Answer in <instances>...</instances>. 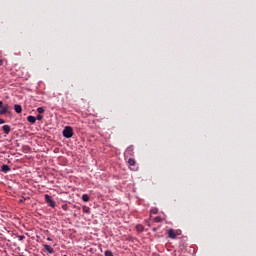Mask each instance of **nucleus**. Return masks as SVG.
Instances as JSON below:
<instances>
[{
  "label": "nucleus",
  "mask_w": 256,
  "mask_h": 256,
  "mask_svg": "<svg viewBox=\"0 0 256 256\" xmlns=\"http://www.w3.org/2000/svg\"><path fill=\"white\" fill-rule=\"evenodd\" d=\"M62 135L66 139H71V137H73V128L71 126H66L62 132Z\"/></svg>",
  "instance_id": "obj_1"
},
{
  "label": "nucleus",
  "mask_w": 256,
  "mask_h": 256,
  "mask_svg": "<svg viewBox=\"0 0 256 256\" xmlns=\"http://www.w3.org/2000/svg\"><path fill=\"white\" fill-rule=\"evenodd\" d=\"M177 235H181V233H179V231H176V230H174L172 228H170L168 230V237L170 239H177Z\"/></svg>",
  "instance_id": "obj_2"
},
{
  "label": "nucleus",
  "mask_w": 256,
  "mask_h": 256,
  "mask_svg": "<svg viewBox=\"0 0 256 256\" xmlns=\"http://www.w3.org/2000/svg\"><path fill=\"white\" fill-rule=\"evenodd\" d=\"M45 201H46V203H48V205L50 206V207H52V209H54V207H55V201H53V199L51 198V196L49 195V194H45Z\"/></svg>",
  "instance_id": "obj_3"
},
{
  "label": "nucleus",
  "mask_w": 256,
  "mask_h": 256,
  "mask_svg": "<svg viewBox=\"0 0 256 256\" xmlns=\"http://www.w3.org/2000/svg\"><path fill=\"white\" fill-rule=\"evenodd\" d=\"M9 111V105H3V101H0V115H5Z\"/></svg>",
  "instance_id": "obj_4"
},
{
  "label": "nucleus",
  "mask_w": 256,
  "mask_h": 256,
  "mask_svg": "<svg viewBox=\"0 0 256 256\" xmlns=\"http://www.w3.org/2000/svg\"><path fill=\"white\" fill-rule=\"evenodd\" d=\"M44 249H45L48 253H50V254L55 253V250H53V247H51V246H49V245H47V244L44 245Z\"/></svg>",
  "instance_id": "obj_5"
},
{
  "label": "nucleus",
  "mask_w": 256,
  "mask_h": 256,
  "mask_svg": "<svg viewBox=\"0 0 256 256\" xmlns=\"http://www.w3.org/2000/svg\"><path fill=\"white\" fill-rule=\"evenodd\" d=\"M2 129L4 133H6V135H9V133L11 132V126L9 125H4Z\"/></svg>",
  "instance_id": "obj_6"
},
{
  "label": "nucleus",
  "mask_w": 256,
  "mask_h": 256,
  "mask_svg": "<svg viewBox=\"0 0 256 256\" xmlns=\"http://www.w3.org/2000/svg\"><path fill=\"white\" fill-rule=\"evenodd\" d=\"M27 121H28V123L34 124L35 121H37V118L35 116H28Z\"/></svg>",
  "instance_id": "obj_7"
},
{
  "label": "nucleus",
  "mask_w": 256,
  "mask_h": 256,
  "mask_svg": "<svg viewBox=\"0 0 256 256\" xmlns=\"http://www.w3.org/2000/svg\"><path fill=\"white\" fill-rule=\"evenodd\" d=\"M1 170L3 171V173H8V171H11V168H9L8 165H2Z\"/></svg>",
  "instance_id": "obj_8"
},
{
  "label": "nucleus",
  "mask_w": 256,
  "mask_h": 256,
  "mask_svg": "<svg viewBox=\"0 0 256 256\" xmlns=\"http://www.w3.org/2000/svg\"><path fill=\"white\" fill-rule=\"evenodd\" d=\"M14 109L17 113H21L23 111V108H21V105L19 104L14 105Z\"/></svg>",
  "instance_id": "obj_9"
},
{
  "label": "nucleus",
  "mask_w": 256,
  "mask_h": 256,
  "mask_svg": "<svg viewBox=\"0 0 256 256\" xmlns=\"http://www.w3.org/2000/svg\"><path fill=\"white\" fill-rule=\"evenodd\" d=\"M135 159H133V158H130L129 160H128V164L130 165V167H134V165H135Z\"/></svg>",
  "instance_id": "obj_10"
},
{
  "label": "nucleus",
  "mask_w": 256,
  "mask_h": 256,
  "mask_svg": "<svg viewBox=\"0 0 256 256\" xmlns=\"http://www.w3.org/2000/svg\"><path fill=\"white\" fill-rule=\"evenodd\" d=\"M82 200H83L85 203L89 202V195H87V194L82 195Z\"/></svg>",
  "instance_id": "obj_11"
},
{
  "label": "nucleus",
  "mask_w": 256,
  "mask_h": 256,
  "mask_svg": "<svg viewBox=\"0 0 256 256\" xmlns=\"http://www.w3.org/2000/svg\"><path fill=\"white\" fill-rule=\"evenodd\" d=\"M83 213H91V208L83 206Z\"/></svg>",
  "instance_id": "obj_12"
},
{
  "label": "nucleus",
  "mask_w": 256,
  "mask_h": 256,
  "mask_svg": "<svg viewBox=\"0 0 256 256\" xmlns=\"http://www.w3.org/2000/svg\"><path fill=\"white\" fill-rule=\"evenodd\" d=\"M136 229L139 233H141V231H143V225H137Z\"/></svg>",
  "instance_id": "obj_13"
},
{
  "label": "nucleus",
  "mask_w": 256,
  "mask_h": 256,
  "mask_svg": "<svg viewBox=\"0 0 256 256\" xmlns=\"http://www.w3.org/2000/svg\"><path fill=\"white\" fill-rule=\"evenodd\" d=\"M105 256H113V252H111V250H107L104 253Z\"/></svg>",
  "instance_id": "obj_14"
},
{
  "label": "nucleus",
  "mask_w": 256,
  "mask_h": 256,
  "mask_svg": "<svg viewBox=\"0 0 256 256\" xmlns=\"http://www.w3.org/2000/svg\"><path fill=\"white\" fill-rule=\"evenodd\" d=\"M37 112L40 114L45 113V109L43 107H39V108H37Z\"/></svg>",
  "instance_id": "obj_15"
},
{
  "label": "nucleus",
  "mask_w": 256,
  "mask_h": 256,
  "mask_svg": "<svg viewBox=\"0 0 256 256\" xmlns=\"http://www.w3.org/2000/svg\"><path fill=\"white\" fill-rule=\"evenodd\" d=\"M157 212H158L157 208H152L150 211V213H152L153 215H157Z\"/></svg>",
  "instance_id": "obj_16"
},
{
  "label": "nucleus",
  "mask_w": 256,
  "mask_h": 256,
  "mask_svg": "<svg viewBox=\"0 0 256 256\" xmlns=\"http://www.w3.org/2000/svg\"><path fill=\"white\" fill-rule=\"evenodd\" d=\"M37 119V121H41L43 119V116L41 114L37 115V117H35Z\"/></svg>",
  "instance_id": "obj_17"
},
{
  "label": "nucleus",
  "mask_w": 256,
  "mask_h": 256,
  "mask_svg": "<svg viewBox=\"0 0 256 256\" xmlns=\"http://www.w3.org/2000/svg\"><path fill=\"white\" fill-rule=\"evenodd\" d=\"M154 221H155L156 223H161V217H156V218H154Z\"/></svg>",
  "instance_id": "obj_18"
},
{
  "label": "nucleus",
  "mask_w": 256,
  "mask_h": 256,
  "mask_svg": "<svg viewBox=\"0 0 256 256\" xmlns=\"http://www.w3.org/2000/svg\"><path fill=\"white\" fill-rule=\"evenodd\" d=\"M19 241H23L25 239V236H18Z\"/></svg>",
  "instance_id": "obj_19"
},
{
  "label": "nucleus",
  "mask_w": 256,
  "mask_h": 256,
  "mask_svg": "<svg viewBox=\"0 0 256 256\" xmlns=\"http://www.w3.org/2000/svg\"><path fill=\"white\" fill-rule=\"evenodd\" d=\"M3 123H5V120L0 118V125H3Z\"/></svg>",
  "instance_id": "obj_20"
},
{
  "label": "nucleus",
  "mask_w": 256,
  "mask_h": 256,
  "mask_svg": "<svg viewBox=\"0 0 256 256\" xmlns=\"http://www.w3.org/2000/svg\"><path fill=\"white\" fill-rule=\"evenodd\" d=\"M127 151H133V148H132V147H129V148L127 149Z\"/></svg>",
  "instance_id": "obj_21"
},
{
  "label": "nucleus",
  "mask_w": 256,
  "mask_h": 256,
  "mask_svg": "<svg viewBox=\"0 0 256 256\" xmlns=\"http://www.w3.org/2000/svg\"><path fill=\"white\" fill-rule=\"evenodd\" d=\"M47 241H51V238H47Z\"/></svg>",
  "instance_id": "obj_22"
},
{
  "label": "nucleus",
  "mask_w": 256,
  "mask_h": 256,
  "mask_svg": "<svg viewBox=\"0 0 256 256\" xmlns=\"http://www.w3.org/2000/svg\"><path fill=\"white\" fill-rule=\"evenodd\" d=\"M20 203H23V199L20 200Z\"/></svg>",
  "instance_id": "obj_23"
}]
</instances>
